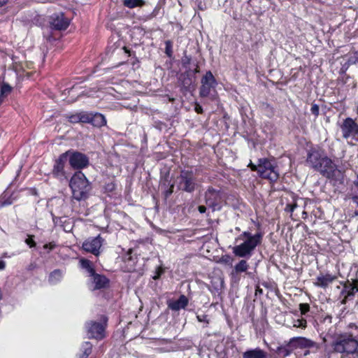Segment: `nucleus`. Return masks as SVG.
<instances>
[{"mask_svg":"<svg viewBox=\"0 0 358 358\" xmlns=\"http://www.w3.org/2000/svg\"><path fill=\"white\" fill-rule=\"evenodd\" d=\"M306 162L309 167L328 179L336 180V173H341L336 164L320 147L310 148L307 152Z\"/></svg>","mask_w":358,"mask_h":358,"instance_id":"obj_1","label":"nucleus"},{"mask_svg":"<svg viewBox=\"0 0 358 358\" xmlns=\"http://www.w3.org/2000/svg\"><path fill=\"white\" fill-rule=\"evenodd\" d=\"M262 237V233H257L253 235L249 231H243L236 238V243L239 241H243V243L233 247V253L238 257H250L256 247L261 244Z\"/></svg>","mask_w":358,"mask_h":358,"instance_id":"obj_2","label":"nucleus"},{"mask_svg":"<svg viewBox=\"0 0 358 358\" xmlns=\"http://www.w3.org/2000/svg\"><path fill=\"white\" fill-rule=\"evenodd\" d=\"M69 187L73 199L78 201L87 199L92 189L90 182L81 171H77L73 174L70 180Z\"/></svg>","mask_w":358,"mask_h":358,"instance_id":"obj_3","label":"nucleus"},{"mask_svg":"<svg viewBox=\"0 0 358 358\" xmlns=\"http://www.w3.org/2000/svg\"><path fill=\"white\" fill-rule=\"evenodd\" d=\"M352 334H341L332 342L334 352L345 355L358 354V340Z\"/></svg>","mask_w":358,"mask_h":358,"instance_id":"obj_4","label":"nucleus"},{"mask_svg":"<svg viewBox=\"0 0 358 358\" xmlns=\"http://www.w3.org/2000/svg\"><path fill=\"white\" fill-rule=\"evenodd\" d=\"M176 184L178 190L187 193L194 192L198 187L196 178L192 171L182 170L176 178Z\"/></svg>","mask_w":358,"mask_h":358,"instance_id":"obj_5","label":"nucleus"},{"mask_svg":"<svg viewBox=\"0 0 358 358\" xmlns=\"http://www.w3.org/2000/svg\"><path fill=\"white\" fill-rule=\"evenodd\" d=\"M259 174L263 178L275 182L279 178V173L275 161L267 158L259 159Z\"/></svg>","mask_w":358,"mask_h":358,"instance_id":"obj_6","label":"nucleus"},{"mask_svg":"<svg viewBox=\"0 0 358 358\" xmlns=\"http://www.w3.org/2000/svg\"><path fill=\"white\" fill-rule=\"evenodd\" d=\"M217 85V82L210 71H207L203 76L201 80V86L199 88V96L201 97H208L215 95L212 92H216L215 88Z\"/></svg>","mask_w":358,"mask_h":358,"instance_id":"obj_7","label":"nucleus"},{"mask_svg":"<svg viewBox=\"0 0 358 358\" xmlns=\"http://www.w3.org/2000/svg\"><path fill=\"white\" fill-rule=\"evenodd\" d=\"M206 204L213 211L220 210L222 208V193L220 190L208 187L204 194Z\"/></svg>","mask_w":358,"mask_h":358,"instance_id":"obj_8","label":"nucleus"},{"mask_svg":"<svg viewBox=\"0 0 358 358\" xmlns=\"http://www.w3.org/2000/svg\"><path fill=\"white\" fill-rule=\"evenodd\" d=\"M104 239L98 235L96 237H90L87 238L82 245V248L87 252H90L95 255L99 256L101 253V246Z\"/></svg>","mask_w":358,"mask_h":358,"instance_id":"obj_9","label":"nucleus"},{"mask_svg":"<svg viewBox=\"0 0 358 358\" xmlns=\"http://www.w3.org/2000/svg\"><path fill=\"white\" fill-rule=\"evenodd\" d=\"M69 155V151L62 154L59 157V158L55 160V162L52 171V173L54 176V177H55L61 180L67 178L65 171H64V165L68 160Z\"/></svg>","mask_w":358,"mask_h":358,"instance_id":"obj_10","label":"nucleus"},{"mask_svg":"<svg viewBox=\"0 0 358 358\" xmlns=\"http://www.w3.org/2000/svg\"><path fill=\"white\" fill-rule=\"evenodd\" d=\"M87 335L90 338L101 340L105 337V327L99 322L90 321L86 323Z\"/></svg>","mask_w":358,"mask_h":358,"instance_id":"obj_11","label":"nucleus"},{"mask_svg":"<svg viewBox=\"0 0 358 358\" xmlns=\"http://www.w3.org/2000/svg\"><path fill=\"white\" fill-rule=\"evenodd\" d=\"M343 137L345 139L350 136H358V124L351 117H347L341 125Z\"/></svg>","mask_w":358,"mask_h":358,"instance_id":"obj_12","label":"nucleus"},{"mask_svg":"<svg viewBox=\"0 0 358 358\" xmlns=\"http://www.w3.org/2000/svg\"><path fill=\"white\" fill-rule=\"evenodd\" d=\"M69 164L73 169H81L88 166L89 159L85 155L79 152H69Z\"/></svg>","mask_w":358,"mask_h":358,"instance_id":"obj_13","label":"nucleus"},{"mask_svg":"<svg viewBox=\"0 0 358 358\" xmlns=\"http://www.w3.org/2000/svg\"><path fill=\"white\" fill-rule=\"evenodd\" d=\"M50 24L52 29L56 30H65L70 24L69 18L63 13H54L50 16Z\"/></svg>","mask_w":358,"mask_h":358,"instance_id":"obj_14","label":"nucleus"},{"mask_svg":"<svg viewBox=\"0 0 358 358\" xmlns=\"http://www.w3.org/2000/svg\"><path fill=\"white\" fill-rule=\"evenodd\" d=\"M290 345L294 350L297 348L305 349L316 346V343L305 337H293L289 339Z\"/></svg>","mask_w":358,"mask_h":358,"instance_id":"obj_15","label":"nucleus"},{"mask_svg":"<svg viewBox=\"0 0 358 358\" xmlns=\"http://www.w3.org/2000/svg\"><path fill=\"white\" fill-rule=\"evenodd\" d=\"M337 279V277L330 273L320 274L316 278L314 285L322 288H327L330 284Z\"/></svg>","mask_w":358,"mask_h":358,"instance_id":"obj_16","label":"nucleus"},{"mask_svg":"<svg viewBox=\"0 0 358 358\" xmlns=\"http://www.w3.org/2000/svg\"><path fill=\"white\" fill-rule=\"evenodd\" d=\"M189 300L186 296L182 294L178 300L169 301L167 302L168 308L173 311H178L180 309H185L188 305Z\"/></svg>","mask_w":358,"mask_h":358,"instance_id":"obj_17","label":"nucleus"},{"mask_svg":"<svg viewBox=\"0 0 358 358\" xmlns=\"http://www.w3.org/2000/svg\"><path fill=\"white\" fill-rule=\"evenodd\" d=\"M87 118L89 119V121L86 123H90L94 127H101L106 124V120L104 115L101 113H92L87 112Z\"/></svg>","mask_w":358,"mask_h":358,"instance_id":"obj_18","label":"nucleus"},{"mask_svg":"<svg viewBox=\"0 0 358 358\" xmlns=\"http://www.w3.org/2000/svg\"><path fill=\"white\" fill-rule=\"evenodd\" d=\"M243 358H268V353L260 348H256L244 352Z\"/></svg>","mask_w":358,"mask_h":358,"instance_id":"obj_19","label":"nucleus"},{"mask_svg":"<svg viewBox=\"0 0 358 358\" xmlns=\"http://www.w3.org/2000/svg\"><path fill=\"white\" fill-rule=\"evenodd\" d=\"M66 117L71 123L73 124L79 122L86 123L89 121V119L87 118V112L86 111H80L74 114H68L66 115Z\"/></svg>","mask_w":358,"mask_h":358,"instance_id":"obj_20","label":"nucleus"},{"mask_svg":"<svg viewBox=\"0 0 358 358\" xmlns=\"http://www.w3.org/2000/svg\"><path fill=\"white\" fill-rule=\"evenodd\" d=\"M181 83V87L185 91H189L191 86L194 83V80L190 76L189 71H186L184 73H182L179 78Z\"/></svg>","mask_w":358,"mask_h":358,"instance_id":"obj_21","label":"nucleus"},{"mask_svg":"<svg viewBox=\"0 0 358 358\" xmlns=\"http://www.w3.org/2000/svg\"><path fill=\"white\" fill-rule=\"evenodd\" d=\"M356 292H358V279L348 281L347 302L354 299Z\"/></svg>","mask_w":358,"mask_h":358,"instance_id":"obj_22","label":"nucleus"},{"mask_svg":"<svg viewBox=\"0 0 358 358\" xmlns=\"http://www.w3.org/2000/svg\"><path fill=\"white\" fill-rule=\"evenodd\" d=\"M91 276L93 278V282L95 285V286H94L95 289H98L103 288L108 282V279L105 276L99 275V274H96L95 272H94V274L91 275Z\"/></svg>","mask_w":358,"mask_h":358,"instance_id":"obj_23","label":"nucleus"},{"mask_svg":"<svg viewBox=\"0 0 358 358\" xmlns=\"http://www.w3.org/2000/svg\"><path fill=\"white\" fill-rule=\"evenodd\" d=\"M293 350L294 349L290 345V342L289 341L285 345L278 347L276 349V353L280 357H286L289 356Z\"/></svg>","mask_w":358,"mask_h":358,"instance_id":"obj_24","label":"nucleus"},{"mask_svg":"<svg viewBox=\"0 0 358 358\" xmlns=\"http://www.w3.org/2000/svg\"><path fill=\"white\" fill-rule=\"evenodd\" d=\"M82 353L79 355V358H87L88 356L92 353V344L90 342H85L80 348Z\"/></svg>","mask_w":358,"mask_h":358,"instance_id":"obj_25","label":"nucleus"},{"mask_svg":"<svg viewBox=\"0 0 358 358\" xmlns=\"http://www.w3.org/2000/svg\"><path fill=\"white\" fill-rule=\"evenodd\" d=\"M62 272L59 269H55L49 275V282L51 284H56L61 280Z\"/></svg>","mask_w":358,"mask_h":358,"instance_id":"obj_26","label":"nucleus"},{"mask_svg":"<svg viewBox=\"0 0 358 358\" xmlns=\"http://www.w3.org/2000/svg\"><path fill=\"white\" fill-rule=\"evenodd\" d=\"M80 263L81 267L86 269L90 275L94 274L95 271L92 266V263L90 260L86 259H81Z\"/></svg>","mask_w":358,"mask_h":358,"instance_id":"obj_27","label":"nucleus"},{"mask_svg":"<svg viewBox=\"0 0 358 358\" xmlns=\"http://www.w3.org/2000/svg\"><path fill=\"white\" fill-rule=\"evenodd\" d=\"M145 4L143 0H124V5L129 8H134L138 6H142Z\"/></svg>","mask_w":358,"mask_h":358,"instance_id":"obj_28","label":"nucleus"},{"mask_svg":"<svg viewBox=\"0 0 358 358\" xmlns=\"http://www.w3.org/2000/svg\"><path fill=\"white\" fill-rule=\"evenodd\" d=\"M248 268H249V265L247 263V261L244 260V259L241 260L234 266V269L236 273L245 272L248 269Z\"/></svg>","mask_w":358,"mask_h":358,"instance_id":"obj_29","label":"nucleus"},{"mask_svg":"<svg viewBox=\"0 0 358 358\" xmlns=\"http://www.w3.org/2000/svg\"><path fill=\"white\" fill-rule=\"evenodd\" d=\"M348 281L343 284V289L340 293L339 299L341 304L347 303Z\"/></svg>","mask_w":358,"mask_h":358,"instance_id":"obj_30","label":"nucleus"},{"mask_svg":"<svg viewBox=\"0 0 358 358\" xmlns=\"http://www.w3.org/2000/svg\"><path fill=\"white\" fill-rule=\"evenodd\" d=\"M171 185V181L169 180V172H167L165 176L161 178L160 185L162 189H165L169 188Z\"/></svg>","mask_w":358,"mask_h":358,"instance_id":"obj_31","label":"nucleus"},{"mask_svg":"<svg viewBox=\"0 0 358 358\" xmlns=\"http://www.w3.org/2000/svg\"><path fill=\"white\" fill-rule=\"evenodd\" d=\"M307 327V321L305 318L294 320L293 322V327L306 329Z\"/></svg>","mask_w":358,"mask_h":358,"instance_id":"obj_32","label":"nucleus"},{"mask_svg":"<svg viewBox=\"0 0 358 358\" xmlns=\"http://www.w3.org/2000/svg\"><path fill=\"white\" fill-rule=\"evenodd\" d=\"M348 65L358 64V50L350 53L348 57Z\"/></svg>","mask_w":358,"mask_h":358,"instance_id":"obj_33","label":"nucleus"},{"mask_svg":"<svg viewBox=\"0 0 358 358\" xmlns=\"http://www.w3.org/2000/svg\"><path fill=\"white\" fill-rule=\"evenodd\" d=\"M52 221L55 226L63 227V224L64 222H66V217H57L52 213Z\"/></svg>","mask_w":358,"mask_h":358,"instance_id":"obj_34","label":"nucleus"},{"mask_svg":"<svg viewBox=\"0 0 358 358\" xmlns=\"http://www.w3.org/2000/svg\"><path fill=\"white\" fill-rule=\"evenodd\" d=\"M165 53L169 57H171L173 55V43L171 41H165Z\"/></svg>","mask_w":358,"mask_h":358,"instance_id":"obj_35","label":"nucleus"},{"mask_svg":"<svg viewBox=\"0 0 358 358\" xmlns=\"http://www.w3.org/2000/svg\"><path fill=\"white\" fill-rule=\"evenodd\" d=\"M11 91H12V87L8 84L3 83L1 87V94L0 95L3 97V96H6L8 94H10Z\"/></svg>","mask_w":358,"mask_h":358,"instance_id":"obj_36","label":"nucleus"},{"mask_svg":"<svg viewBox=\"0 0 358 358\" xmlns=\"http://www.w3.org/2000/svg\"><path fill=\"white\" fill-rule=\"evenodd\" d=\"M292 199L293 201L292 203H287L286 205V207L285 208V211L292 213L294 210V209L297 207V203L294 196H292Z\"/></svg>","mask_w":358,"mask_h":358,"instance_id":"obj_37","label":"nucleus"},{"mask_svg":"<svg viewBox=\"0 0 358 358\" xmlns=\"http://www.w3.org/2000/svg\"><path fill=\"white\" fill-rule=\"evenodd\" d=\"M174 184L172 183L169 188L164 189L163 194L164 198L168 199L173 192Z\"/></svg>","mask_w":358,"mask_h":358,"instance_id":"obj_38","label":"nucleus"},{"mask_svg":"<svg viewBox=\"0 0 358 358\" xmlns=\"http://www.w3.org/2000/svg\"><path fill=\"white\" fill-rule=\"evenodd\" d=\"M299 310L302 315H306L310 310V305L308 303H300Z\"/></svg>","mask_w":358,"mask_h":358,"instance_id":"obj_39","label":"nucleus"},{"mask_svg":"<svg viewBox=\"0 0 358 358\" xmlns=\"http://www.w3.org/2000/svg\"><path fill=\"white\" fill-rule=\"evenodd\" d=\"M192 60L191 57L185 55L182 58V65L185 68H187Z\"/></svg>","mask_w":358,"mask_h":358,"instance_id":"obj_40","label":"nucleus"},{"mask_svg":"<svg viewBox=\"0 0 358 358\" xmlns=\"http://www.w3.org/2000/svg\"><path fill=\"white\" fill-rule=\"evenodd\" d=\"M34 236L29 235L28 238L25 240V243L30 247L34 248L36 246V242L33 239Z\"/></svg>","mask_w":358,"mask_h":358,"instance_id":"obj_41","label":"nucleus"},{"mask_svg":"<svg viewBox=\"0 0 358 358\" xmlns=\"http://www.w3.org/2000/svg\"><path fill=\"white\" fill-rule=\"evenodd\" d=\"M310 111L315 117H317L320 112L319 106L315 103L313 104L310 108Z\"/></svg>","mask_w":358,"mask_h":358,"instance_id":"obj_42","label":"nucleus"},{"mask_svg":"<svg viewBox=\"0 0 358 358\" xmlns=\"http://www.w3.org/2000/svg\"><path fill=\"white\" fill-rule=\"evenodd\" d=\"M196 318L198 321L200 322H206L207 324L208 323V320L207 319L206 315H197Z\"/></svg>","mask_w":358,"mask_h":358,"instance_id":"obj_43","label":"nucleus"},{"mask_svg":"<svg viewBox=\"0 0 358 358\" xmlns=\"http://www.w3.org/2000/svg\"><path fill=\"white\" fill-rule=\"evenodd\" d=\"M11 203H12V201L9 199L5 200L4 201H1L0 200V208L3 207L5 206L10 205Z\"/></svg>","mask_w":358,"mask_h":358,"instance_id":"obj_44","label":"nucleus"},{"mask_svg":"<svg viewBox=\"0 0 358 358\" xmlns=\"http://www.w3.org/2000/svg\"><path fill=\"white\" fill-rule=\"evenodd\" d=\"M43 248L45 249H48L49 250H53L55 248V244L52 243L45 244Z\"/></svg>","mask_w":358,"mask_h":358,"instance_id":"obj_45","label":"nucleus"},{"mask_svg":"<svg viewBox=\"0 0 358 358\" xmlns=\"http://www.w3.org/2000/svg\"><path fill=\"white\" fill-rule=\"evenodd\" d=\"M249 166L250 167L252 171H257V173H259V164L257 165H255L252 162H250Z\"/></svg>","mask_w":358,"mask_h":358,"instance_id":"obj_46","label":"nucleus"},{"mask_svg":"<svg viewBox=\"0 0 358 358\" xmlns=\"http://www.w3.org/2000/svg\"><path fill=\"white\" fill-rule=\"evenodd\" d=\"M195 110L199 114H201L203 113L202 107L201 106L198 105V104L195 107Z\"/></svg>","mask_w":358,"mask_h":358,"instance_id":"obj_47","label":"nucleus"},{"mask_svg":"<svg viewBox=\"0 0 358 358\" xmlns=\"http://www.w3.org/2000/svg\"><path fill=\"white\" fill-rule=\"evenodd\" d=\"M198 210L199 211V213H206V207L204 206H199L198 207Z\"/></svg>","mask_w":358,"mask_h":358,"instance_id":"obj_48","label":"nucleus"},{"mask_svg":"<svg viewBox=\"0 0 358 358\" xmlns=\"http://www.w3.org/2000/svg\"><path fill=\"white\" fill-rule=\"evenodd\" d=\"M6 267V263L4 261L0 260V270H3Z\"/></svg>","mask_w":358,"mask_h":358,"instance_id":"obj_49","label":"nucleus"},{"mask_svg":"<svg viewBox=\"0 0 358 358\" xmlns=\"http://www.w3.org/2000/svg\"><path fill=\"white\" fill-rule=\"evenodd\" d=\"M199 66H198V65H196V66L195 69L194 70V73H199Z\"/></svg>","mask_w":358,"mask_h":358,"instance_id":"obj_50","label":"nucleus"},{"mask_svg":"<svg viewBox=\"0 0 358 358\" xmlns=\"http://www.w3.org/2000/svg\"><path fill=\"white\" fill-rule=\"evenodd\" d=\"M355 185L356 186H358V174L357 175V179H356V180H355Z\"/></svg>","mask_w":358,"mask_h":358,"instance_id":"obj_51","label":"nucleus"},{"mask_svg":"<svg viewBox=\"0 0 358 358\" xmlns=\"http://www.w3.org/2000/svg\"><path fill=\"white\" fill-rule=\"evenodd\" d=\"M257 292L262 293V290L258 287V288L256 289V294H257Z\"/></svg>","mask_w":358,"mask_h":358,"instance_id":"obj_52","label":"nucleus"},{"mask_svg":"<svg viewBox=\"0 0 358 358\" xmlns=\"http://www.w3.org/2000/svg\"><path fill=\"white\" fill-rule=\"evenodd\" d=\"M3 97L0 95V105L3 103Z\"/></svg>","mask_w":358,"mask_h":358,"instance_id":"obj_53","label":"nucleus"},{"mask_svg":"<svg viewBox=\"0 0 358 358\" xmlns=\"http://www.w3.org/2000/svg\"><path fill=\"white\" fill-rule=\"evenodd\" d=\"M3 2H2L1 0H0V6H1L3 5Z\"/></svg>","mask_w":358,"mask_h":358,"instance_id":"obj_54","label":"nucleus"}]
</instances>
